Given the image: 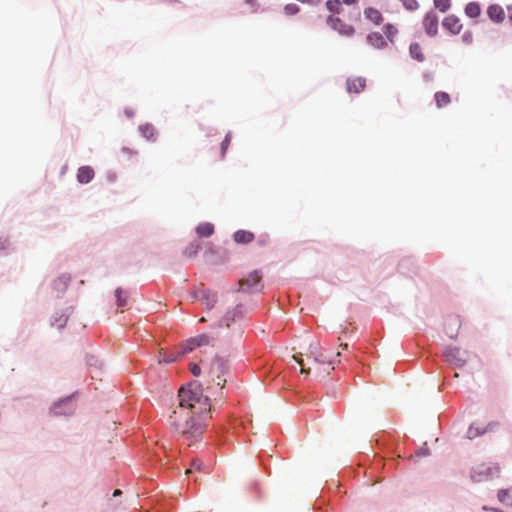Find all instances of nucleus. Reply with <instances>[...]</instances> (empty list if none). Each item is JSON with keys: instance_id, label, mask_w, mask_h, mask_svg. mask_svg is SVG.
I'll return each mask as SVG.
<instances>
[{"instance_id": "obj_1", "label": "nucleus", "mask_w": 512, "mask_h": 512, "mask_svg": "<svg viewBox=\"0 0 512 512\" xmlns=\"http://www.w3.org/2000/svg\"><path fill=\"white\" fill-rule=\"evenodd\" d=\"M210 401L196 385L181 387L178 404L169 416L171 429L177 432L188 446L200 441L210 418Z\"/></svg>"}, {"instance_id": "obj_2", "label": "nucleus", "mask_w": 512, "mask_h": 512, "mask_svg": "<svg viewBox=\"0 0 512 512\" xmlns=\"http://www.w3.org/2000/svg\"><path fill=\"white\" fill-rule=\"evenodd\" d=\"M306 358L308 364H311L313 367H307L301 355H293V359L301 366L302 374H310L313 371L316 377H323L334 369L333 361L329 360L323 353L311 350L310 353L306 354Z\"/></svg>"}, {"instance_id": "obj_3", "label": "nucleus", "mask_w": 512, "mask_h": 512, "mask_svg": "<svg viewBox=\"0 0 512 512\" xmlns=\"http://www.w3.org/2000/svg\"><path fill=\"white\" fill-rule=\"evenodd\" d=\"M210 343V337L206 334L190 338L183 344L178 346L174 351L168 353L163 349L159 352L158 361L159 363H172L178 361L187 353L193 351L197 347L208 345Z\"/></svg>"}, {"instance_id": "obj_4", "label": "nucleus", "mask_w": 512, "mask_h": 512, "mask_svg": "<svg viewBox=\"0 0 512 512\" xmlns=\"http://www.w3.org/2000/svg\"><path fill=\"white\" fill-rule=\"evenodd\" d=\"M228 371V365L225 360L219 357H215L208 369V374L213 381L216 382L217 386L224 387L226 379L225 374Z\"/></svg>"}, {"instance_id": "obj_5", "label": "nucleus", "mask_w": 512, "mask_h": 512, "mask_svg": "<svg viewBox=\"0 0 512 512\" xmlns=\"http://www.w3.org/2000/svg\"><path fill=\"white\" fill-rule=\"evenodd\" d=\"M195 300L200 301L207 309H212L217 302V295L203 286L197 287L192 293Z\"/></svg>"}, {"instance_id": "obj_6", "label": "nucleus", "mask_w": 512, "mask_h": 512, "mask_svg": "<svg viewBox=\"0 0 512 512\" xmlns=\"http://www.w3.org/2000/svg\"><path fill=\"white\" fill-rule=\"evenodd\" d=\"M261 278L259 271L251 272L247 278L239 280L241 290L244 292L258 291Z\"/></svg>"}, {"instance_id": "obj_7", "label": "nucleus", "mask_w": 512, "mask_h": 512, "mask_svg": "<svg viewBox=\"0 0 512 512\" xmlns=\"http://www.w3.org/2000/svg\"><path fill=\"white\" fill-rule=\"evenodd\" d=\"M327 24L331 29L337 31L339 34L343 36H351L355 31L351 25L346 24L338 17L329 16L327 18Z\"/></svg>"}, {"instance_id": "obj_8", "label": "nucleus", "mask_w": 512, "mask_h": 512, "mask_svg": "<svg viewBox=\"0 0 512 512\" xmlns=\"http://www.w3.org/2000/svg\"><path fill=\"white\" fill-rule=\"evenodd\" d=\"M444 357L449 364L455 367H463L466 364V358L461 350L456 347L447 348L444 351Z\"/></svg>"}, {"instance_id": "obj_9", "label": "nucleus", "mask_w": 512, "mask_h": 512, "mask_svg": "<svg viewBox=\"0 0 512 512\" xmlns=\"http://www.w3.org/2000/svg\"><path fill=\"white\" fill-rule=\"evenodd\" d=\"M438 22V16L433 11L425 15L423 25L428 35L435 36L437 34Z\"/></svg>"}, {"instance_id": "obj_10", "label": "nucleus", "mask_w": 512, "mask_h": 512, "mask_svg": "<svg viewBox=\"0 0 512 512\" xmlns=\"http://www.w3.org/2000/svg\"><path fill=\"white\" fill-rule=\"evenodd\" d=\"M366 87V80L363 77H351L346 81V89L349 93H360Z\"/></svg>"}, {"instance_id": "obj_11", "label": "nucleus", "mask_w": 512, "mask_h": 512, "mask_svg": "<svg viewBox=\"0 0 512 512\" xmlns=\"http://www.w3.org/2000/svg\"><path fill=\"white\" fill-rule=\"evenodd\" d=\"M443 27L450 31L452 34H458L462 29V24L460 23V20L454 16L449 15L444 18L442 22Z\"/></svg>"}, {"instance_id": "obj_12", "label": "nucleus", "mask_w": 512, "mask_h": 512, "mask_svg": "<svg viewBox=\"0 0 512 512\" xmlns=\"http://www.w3.org/2000/svg\"><path fill=\"white\" fill-rule=\"evenodd\" d=\"M95 172L90 166H81L77 171V180L81 184H87L94 178Z\"/></svg>"}, {"instance_id": "obj_13", "label": "nucleus", "mask_w": 512, "mask_h": 512, "mask_svg": "<svg viewBox=\"0 0 512 512\" xmlns=\"http://www.w3.org/2000/svg\"><path fill=\"white\" fill-rule=\"evenodd\" d=\"M487 14L492 21L497 22V23H500L505 19L504 10L499 5L489 6L487 9Z\"/></svg>"}, {"instance_id": "obj_14", "label": "nucleus", "mask_w": 512, "mask_h": 512, "mask_svg": "<svg viewBox=\"0 0 512 512\" xmlns=\"http://www.w3.org/2000/svg\"><path fill=\"white\" fill-rule=\"evenodd\" d=\"M234 241L239 244H247L253 241L254 234L246 230H238L233 235Z\"/></svg>"}, {"instance_id": "obj_15", "label": "nucleus", "mask_w": 512, "mask_h": 512, "mask_svg": "<svg viewBox=\"0 0 512 512\" xmlns=\"http://www.w3.org/2000/svg\"><path fill=\"white\" fill-rule=\"evenodd\" d=\"M367 41L373 47L377 49H381L386 45V42L383 36L380 33L373 32L367 35Z\"/></svg>"}, {"instance_id": "obj_16", "label": "nucleus", "mask_w": 512, "mask_h": 512, "mask_svg": "<svg viewBox=\"0 0 512 512\" xmlns=\"http://www.w3.org/2000/svg\"><path fill=\"white\" fill-rule=\"evenodd\" d=\"M195 230L199 237H210L214 233V225L209 222L200 223Z\"/></svg>"}, {"instance_id": "obj_17", "label": "nucleus", "mask_w": 512, "mask_h": 512, "mask_svg": "<svg viewBox=\"0 0 512 512\" xmlns=\"http://www.w3.org/2000/svg\"><path fill=\"white\" fill-rule=\"evenodd\" d=\"M365 17L372 23L378 25L382 22L383 18L379 10L369 7L364 10Z\"/></svg>"}, {"instance_id": "obj_18", "label": "nucleus", "mask_w": 512, "mask_h": 512, "mask_svg": "<svg viewBox=\"0 0 512 512\" xmlns=\"http://www.w3.org/2000/svg\"><path fill=\"white\" fill-rule=\"evenodd\" d=\"M139 131L142 134L143 137H145L148 140L154 141L157 136V131L155 127L152 124H144L139 127Z\"/></svg>"}, {"instance_id": "obj_19", "label": "nucleus", "mask_w": 512, "mask_h": 512, "mask_svg": "<svg viewBox=\"0 0 512 512\" xmlns=\"http://www.w3.org/2000/svg\"><path fill=\"white\" fill-rule=\"evenodd\" d=\"M71 278L67 274L59 276L54 282L53 287L57 292H64L68 287Z\"/></svg>"}, {"instance_id": "obj_20", "label": "nucleus", "mask_w": 512, "mask_h": 512, "mask_svg": "<svg viewBox=\"0 0 512 512\" xmlns=\"http://www.w3.org/2000/svg\"><path fill=\"white\" fill-rule=\"evenodd\" d=\"M497 497L504 505L512 506V487L499 490Z\"/></svg>"}, {"instance_id": "obj_21", "label": "nucleus", "mask_w": 512, "mask_h": 512, "mask_svg": "<svg viewBox=\"0 0 512 512\" xmlns=\"http://www.w3.org/2000/svg\"><path fill=\"white\" fill-rule=\"evenodd\" d=\"M434 98L438 108H443L451 102L450 95L443 91L436 92Z\"/></svg>"}, {"instance_id": "obj_22", "label": "nucleus", "mask_w": 512, "mask_h": 512, "mask_svg": "<svg viewBox=\"0 0 512 512\" xmlns=\"http://www.w3.org/2000/svg\"><path fill=\"white\" fill-rule=\"evenodd\" d=\"M492 472H493L492 468H486L484 466H480L473 471L472 478L475 481H481L484 478H486L489 474H492Z\"/></svg>"}, {"instance_id": "obj_23", "label": "nucleus", "mask_w": 512, "mask_h": 512, "mask_svg": "<svg viewBox=\"0 0 512 512\" xmlns=\"http://www.w3.org/2000/svg\"><path fill=\"white\" fill-rule=\"evenodd\" d=\"M410 55L412 58L419 62H423L425 60V56L422 52V48L418 43H412L409 48Z\"/></svg>"}, {"instance_id": "obj_24", "label": "nucleus", "mask_w": 512, "mask_h": 512, "mask_svg": "<svg viewBox=\"0 0 512 512\" xmlns=\"http://www.w3.org/2000/svg\"><path fill=\"white\" fill-rule=\"evenodd\" d=\"M465 13L470 18H476L481 13L480 5L476 2H470L465 7Z\"/></svg>"}, {"instance_id": "obj_25", "label": "nucleus", "mask_w": 512, "mask_h": 512, "mask_svg": "<svg viewBox=\"0 0 512 512\" xmlns=\"http://www.w3.org/2000/svg\"><path fill=\"white\" fill-rule=\"evenodd\" d=\"M326 7L331 13L339 14L342 10V2L340 0H328Z\"/></svg>"}, {"instance_id": "obj_26", "label": "nucleus", "mask_w": 512, "mask_h": 512, "mask_svg": "<svg viewBox=\"0 0 512 512\" xmlns=\"http://www.w3.org/2000/svg\"><path fill=\"white\" fill-rule=\"evenodd\" d=\"M200 249V245L198 243H190L186 249L184 250V255L187 257H194Z\"/></svg>"}, {"instance_id": "obj_27", "label": "nucleus", "mask_w": 512, "mask_h": 512, "mask_svg": "<svg viewBox=\"0 0 512 512\" xmlns=\"http://www.w3.org/2000/svg\"><path fill=\"white\" fill-rule=\"evenodd\" d=\"M115 297L118 307H125L127 305V297L123 296V291L121 288H117L115 290Z\"/></svg>"}, {"instance_id": "obj_28", "label": "nucleus", "mask_w": 512, "mask_h": 512, "mask_svg": "<svg viewBox=\"0 0 512 512\" xmlns=\"http://www.w3.org/2000/svg\"><path fill=\"white\" fill-rule=\"evenodd\" d=\"M397 33L398 30L392 24H387L385 26V35L391 42L394 41V37L397 35Z\"/></svg>"}, {"instance_id": "obj_29", "label": "nucleus", "mask_w": 512, "mask_h": 512, "mask_svg": "<svg viewBox=\"0 0 512 512\" xmlns=\"http://www.w3.org/2000/svg\"><path fill=\"white\" fill-rule=\"evenodd\" d=\"M451 0H434V5L441 12H446L450 8Z\"/></svg>"}, {"instance_id": "obj_30", "label": "nucleus", "mask_w": 512, "mask_h": 512, "mask_svg": "<svg viewBox=\"0 0 512 512\" xmlns=\"http://www.w3.org/2000/svg\"><path fill=\"white\" fill-rule=\"evenodd\" d=\"M231 138H232L231 132H228V133L225 135V138H224V140H223V141H222V143H221V155H222V156H224V155H225L226 150L228 149V147H229V145H230Z\"/></svg>"}, {"instance_id": "obj_31", "label": "nucleus", "mask_w": 512, "mask_h": 512, "mask_svg": "<svg viewBox=\"0 0 512 512\" xmlns=\"http://www.w3.org/2000/svg\"><path fill=\"white\" fill-rule=\"evenodd\" d=\"M202 468V462L199 460V459H194L192 462H191V468L187 469L185 471V474H190L192 472V470H201Z\"/></svg>"}, {"instance_id": "obj_32", "label": "nucleus", "mask_w": 512, "mask_h": 512, "mask_svg": "<svg viewBox=\"0 0 512 512\" xmlns=\"http://www.w3.org/2000/svg\"><path fill=\"white\" fill-rule=\"evenodd\" d=\"M299 11V7L296 4H287L285 6V12L288 15L296 14Z\"/></svg>"}, {"instance_id": "obj_33", "label": "nucleus", "mask_w": 512, "mask_h": 512, "mask_svg": "<svg viewBox=\"0 0 512 512\" xmlns=\"http://www.w3.org/2000/svg\"><path fill=\"white\" fill-rule=\"evenodd\" d=\"M404 2V5L409 9V10H413V9H416L417 6H418V3L416 0H403Z\"/></svg>"}, {"instance_id": "obj_34", "label": "nucleus", "mask_w": 512, "mask_h": 512, "mask_svg": "<svg viewBox=\"0 0 512 512\" xmlns=\"http://www.w3.org/2000/svg\"><path fill=\"white\" fill-rule=\"evenodd\" d=\"M67 322V318L64 316H61L59 319H56L55 322L52 323L53 326H57L58 328L64 327V325Z\"/></svg>"}, {"instance_id": "obj_35", "label": "nucleus", "mask_w": 512, "mask_h": 512, "mask_svg": "<svg viewBox=\"0 0 512 512\" xmlns=\"http://www.w3.org/2000/svg\"><path fill=\"white\" fill-rule=\"evenodd\" d=\"M190 371L194 376H199L201 373V368L198 364H190Z\"/></svg>"}, {"instance_id": "obj_36", "label": "nucleus", "mask_w": 512, "mask_h": 512, "mask_svg": "<svg viewBox=\"0 0 512 512\" xmlns=\"http://www.w3.org/2000/svg\"><path fill=\"white\" fill-rule=\"evenodd\" d=\"M122 152L129 155V156H133V155H136L137 152L129 147H123L122 148Z\"/></svg>"}, {"instance_id": "obj_37", "label": "nucleus", "mask_w": 512, "mask_h": 512, "mask_svg": "<svg viewBox=\"0 0 512 512\" xmlns=\"http://www.w3.org/2000/svg\"><path fill=\"white\" fill-rule=\"evenodd\" d=\"M344 3L350 5V4H355L358 2V0H343Z\"/></svg>"}, {"instance_id": "obj_38", "label": "nucleus", "mask_w": 512, "mask_h": 512, "mask_svg": "<svg viewBox=\"0 0 512 512\" xmlns=\"http://www.w3.org/2000/svg\"><path fill=\"white\" fill-rule=\"evenodd\" d=\"M222 323H225V325H226L227 327H229V326H230L229 319H228V317H227V316L223 318Z\"/></svg>"}, {"instance_id": "obj_39", "label": "nucleus", "mask_w": 512, "mask_h": 512, "mask_svg": "<svg viewBox=\"0 0 512 512\" xmlns=\"http://www.w3.org/2000/svg\"><path fill=\"white\" fill-rule=\"evenodd\" d=\"M121 493H122V492H121V490L116 489V490L114 491V493H113V496H119Z\"/></svg>"}, {"instance_id": "obj_40", "label": "nucleus", "mask_w": 512, "mask_h": 512, "mask_svg": "<svg viewBox=\"0 0 512 512\" xmlns=\"http://www.w3.org/2000/svg\"><path fill=\"white\" fill-rule=\"evenodd\" d=\"M340 346H341L343 349H346V348L348 347V344H346V343H345V344H341Z\"/></svg>"}, {"instance_id": "obj_41", "label": "nucleus", "mask_w": 512, "mask_h": 512, "mask_svg": "<svg viewBox=\"0 0 512 512\" xmlns=\"http://www.w3.org/2000/svg\"><path fill=\"white\" fill-rule=\"evenodd\" d=\"M200 322H206V319L204 317L200 318Z\"/></svg>"}, {"instance_id": "obj_42", "label": "nucleus", "mask_w": 512, "mask_h": 512, "mask_svg": "<svg viewBox=\"0 0 512 512\" xmlns=\"http://www.w3.org/2000/svg\"><path fill=\"white\" fill-rule=\"evenodd\" d=\"M248 3L254 4V0H247Z\"/></svg>"}]
</instances>
